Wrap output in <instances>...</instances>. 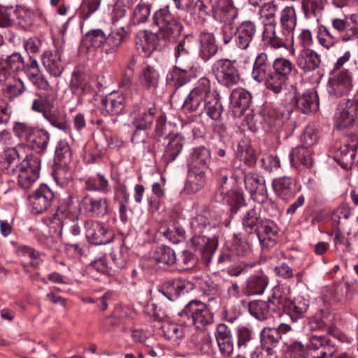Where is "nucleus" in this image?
Wrapping results in <instances>:
<instances>
[{"mask_svg":"<svg viewBox=\"0 0 358 358\" xmlns=\"http://www.w3.org/2000/svg\"><path fill=\"white\" fill-rule=\"evenodd\" d=\"M175 57L176 65L169 73L168 80L174 82V85L179 87L196 77L198 67L184 39L175 48Z\"/></svg>","mask_w":358,"mask_h":358,"instance_id":"nucleus-1","label":"nucleus"},{"mask_svg":"<svg viewBox=\"0 0 358 358\" xmlns=\"http://www.w3.org/2000/svg\"><path fill=\"white\" fill-rule=\"evenodd\" d=\"M141 95L138 90L131 92V99L132 107L130 110L131 124L135 128L131 141L134 143H138V136L141 131H146L151 128L156 119L157 108L155 104L144 99H137L136 96Z\"/></svg>","mask_w":358,"mask_h":358,"instance_id":"nucleus-2","label":"nucleus"},{"mask_svg":"<svg viewBox=\"0 0 358 358\" xmlns=\"http://www.w3.org/2000/svg\"><path fill=\"white\" fill-rule=\"evenodd\" d=\"M296 24V12L293 7H285L281 11L280 24L277 25L270 20L272 33L270 35V47L274 54L278 52L280 55L287 53V41L291 36Z\"/></svg>","mask_w":358,"mask_h":358,"instance_id":"nucleus-3","label":"nucleus"},{"mask_svg":"<svg viewBox=\"0 0 358 358\" xmlns=\"http://www.w3.org/2000/svg\"><path fill=\"white\" fill-rule=\"evenodd\" d=\"M178 322L181 325H194L203 330L213 322V315L207 306L199 300H192L178 313Z\"/></svg>","mask_w":358,"mask_h":358,"instance_id":"nucleus-4","label":"nucleus"},{"mask_svg":"<svg viewBox=\"0 0 358 358\" xmlns=\"http://www.w3.org/2000/svg\"><path fill=\"white\" fill-rule=\"evenodd\" d=\"M152 18L153 24L159 28L158 36L165 41L175 39L182 31V25L171 13L168 6L157 10Z\"/></svg>","mask_w":358,"mask_h":358,"instance_id":"nucleus-5","label":"nucleus"},{"mask_svg":"<svg viewBox=\"0 0 358 358\" xmlns=\"http://www.w3.org/2000/svg\"><path fill=\"white\" fill-rule=\"evenodd\" d=\"M358 121V91L353 99L341 100L334 115V126L338 129L351 128Z\"/></svg>","mask_w":358,"mask_h":358,"instance_id":"nucleus-6","label":"nucleus"},{"mask_svg":"<svg viewBox=\"0 0 358 358\" xmlns=\"http://www.w3.org/2000/svg\"><path fill=\"white\" fill-rule=\"evenodd\" d=\"M273 50L270 47V55L275 57L273 64V72L270 74V90L275 94L280 93L285 85L288 76L292 70V64L288 59L281 57L286 55H280L278 52L273 53Z\"/></svg>","mask_w":358,"mask_h":358,"instance_id":"nucleus-7","label":"nucleus"},{"mask_svg":"<svg viewBox=\"0 0 358 358\" xmlns=\"http://www.w3.org/2000/svg\"><path fill=\"white\" fill-rule=\"evenodd\" d=\"M211 71L217 82L226 87L236 85L240 80L238 69L234 64L227 59H220L215 61Z\"/></svg>","mask_w":358,"mask_h":358,"instance_id":"nucleus-8","label":"nucleus"},{"mask_svg":"<svg viewBox=\"0 0 358 358\" xmlns=\"http://www.w3.org/2000/svg\"><path fill=\"white\" fill-rule=\"evenodd\" d=\"M242 224L245 230L251 233L253 228L257 226L256 231L260 244L267 247L268 241V223L266 220L259 222L256 210L254 208L248 210L242 218Z\"/></svg>","mask_w":358,"mask_h":358,"instance_id":"nucleus-9","label":"nucleus"},{"mask_svg":"<svg viewBox=\"0 0 358 358\" xmlns=\"http://www.w3.org/2000/svg\"><path fill=\"white\" fill-rule=\"evenodd\" d=\"M231 172L227 169H222L217 173V178L219 182V192L222 196V201L233 206L235 211L243 202V195L236 191L229 190L228 178Z\"/></svg>","mask_w":358,"mask_h":358,"instance_id":"nucleus-10","label":"nucleus"},{"mask_svg":"<svg viewBox=\"0 0 358 358\" xmlns=\"http://www.w3.org/2000/svg\"><path fill=\"white\" fill-rule=\"evenodd\" d=\"M54 193L50 188L45 185H41L34 192L29 196L31 212L41 214L45 212L52 205Z\"/></svg>","mask_w":358,"mask_h":358,"instance_id":"nucleus-11","label":"nucleus"},{"mask_svg":"<svg viewBox=\"0 0 358 358\" xmlns=\"http://www.w3.org/2000/svg\"><path fill=\"white\" fill-rule=\"evenodd\" d=\"M79 209L92 217H103L108 213V201L106 197L87 194L80 200Z\"/></svg>","mask_w":358,"mask_h":358,"instance_id":"nucleus-12","label":"nucleus"},{"mask_svg":"<svg viewBox=\"0 0 358 358\" xmlns=\"http://www.w3.org/2000/svg\"><path fill=\"white\" fill-rule=\"evenodd\" d=\"M352 88V76L348 70H342L335 73L328 82V92L334 96H344Z\"/></svg>","mask_w":358,"mask_h":358,"instance_id":"nucleus-13","label":"nucleus"},{"mask_svg":"<svg viewBox=\"0 0 358 358\" xmlns=\"http://www.w3.org/2000/svg\"><path fill=\"white\" fill-rule=\"evenodd\" d=\"M25 148V145L21 143L4 151L0 166L3 174L13 175L16 172L20 159L24 157Z\"/></svg>","mask_w":358,"mask_h":358,"instance_id":"nucleus-14","label":"nucleus"},{"mask_svg":"<svg viewBox=\"0 0 358 358\" xmlns=\"http://www.w3.org/2000/svg\"><path fill=\"white\" fill-rule=\"evenodd\" d=\"M332 26L338 33L342 41L348 42L358 38L357 24L352 19L348 17L334 19Z\"/></svg>","mask_w":358,"mask_h":358,"instance_id":"nucleus-15","label":"nucleus"},{"mask_svg":"<svg viewBox=\"0 0 358 358\" xmlns=\"http://www.w3.org/2000/svg\"><path fill=\"white\" fill-rule=\"evenodd\" d=\"M85 226L86 237L92 244L103 245L110 241L112 237L108 235L107 229L102 224L90 220Z\"/></svg>","mask_w":358,"mask_h":358,"instance_id":"nucleus-16","label":"nucleus"},{"mask_svg":"<svg viewBox=\"0 0 358 358\" xmlns=\"http://www.w3.org/2000/svg\"><path fill=\"white\" fill-rule=\"evenodd\" d=\"M245 185L257 202L264 203L267 200L268 194L264 180L259 179L254 175L248 174L245 177Z\"/></svg>","mask_w":358,"mask_h":358,"instance_id":"nucleus-17","label":"nucleus"},{"mask_svg":"<svg viewBox=\"0 0 358 358\" xmlns=\"http://www.w3.org/2000/svg\"><path fill=\"white\" fill-rule=\"evenodd\" d=\"M210 151L204 146L194 148L191 151L187 164L189 169L206 171L210 162Z\"/></svg>","mask_w":358,"mask_h":358,"instance_id":"nucleus-18","label":"nucleus"},{"mask_svg":"<svg viewBox=\"0 0 358 358\" xmlns=\"http://www.w3.org/2000/svg\"><path fill=\"white\" fill-rule=\"evenodd\" d=\"M159 38L162 37L158 36V33L154 34L147 30L140 31L136 37V49L144 56L148 57L156 50Z\"/></svg>","mask_w":358,"mask_h":358,"instance_id":"nucleus-19","label":"nucleus"},{"mask_svg":"<svg viewBox=\"0 0 358 358\" xmlns=\"http://www.w3.org/2000/svg\"><path fill=\"white\" fill-rule=\"evenodd\" d=\"M230 101L234 113L241 115L250 107L252 103V96L246 90L236 88L231 93Z\"/></svg>","mask_w":358,"mask_h":358,"instance_id":"nucleus-20","label":"nucleus"},{"mask_svg":"<svg viewBox=\"0 0 358 358\" xmlns=\"http://www.w3.org/2000/svg\"><path fill=\"white\" fill-rule=\"evenodd\" d=\"M0 83H4L2 92L9 99L19 96L24 91L23 82L14 78L8 72H0Z\"/></svg>","mask_w":358,"mask_h":358,"instance_id":"nucleus-21","label":"nucleus"},{"mask_svg":"<svg viewBox=\"0 0 358 358\" xmlns=\"http://www.w3.org/2000/svg\"><path fill=\"white\" fill-rule=\"evenodd\" d=\"M42 63L46 71L52 76L59 77L64 71L61 54L58 50L55 52L46 50L42 55Z\"/></svg>","mask_w":358,"mask_h":358,"instance_id":"nucleus-22","label":"nucleus"},{"mask_svg":"<svg viewBox=\"0 0 358 358\" xmlns=\"http://www.w3.org/2000/svg\"><path fill=\"white\" fill-rule=\"evenodd\" d=\"M320 56L313 50L305 48L297 57V66L304 72H310L317 69L320 64Z\"/></svg>","mask_w":358,"mask_h":358,"instance_id":"nucleus-23","label":"nucleus"},{"mask_svg":"<svg viewBox=\"0 0 358 358\" xmlns=\"http://www.w3.org/2000/svg\"><path fill=\"white\" fill-rule=\"evenodd\" d=\"M185 144L184 138L176 134L169 138V141L165 146L164 152L162 155V160L166 164L171 163L181 153Z\"/></svg>","mask_w":358,"mask_h":358,"instance_id":"nucleus-24","label":"nucleus"},{"mask_svg":"<svg viewBox=\"0 0 358 358\" xmlns=\"http://www.w3.org/2000/svg\"><path fill=\"white\" fill-rule=\"evenodd\" d=\"M126 35L124 27L113 29L108 35H106L102 52L106 55H113L117 52L123 43Z\"/></svg>","mask_w":358,"mask_h":358,"instance_id":"nucleus-25","label":"nucleus"},{"mask_svg":"<svg viewBox=\"0 0 358 358\" xmlns=\"http://www.w3.org/2000/svg\"><path fill=\"white\" fill-rule=\"evenodd\" d=\"M199 54L204 60H208L216 55L218 45L213 33L203 31L199 35Z\"/></svg>","mask_w":358,"mask_h":358,"instance_id":"nucleus-26","label":"nucleus"},{"mask_svg":"<svg viewBox=\"0 0 358 358\" xmlns=\"http://www.w3.org/2000/svg\"><path fill=\"white\" fill-rule=\"evenodd\" d=\"M255 33V26L251 22H243L234 33V41L237 46L243 50L246 49Z\"/></svg>","mask_w":358,"mask_h":358,"instance_id":"nucleus-27","label":"nucleus"},{"mask_svg":"<svg viewBox=\"0 0 358 358\" xmlns=\"http://www.w3.org/2000/svg\"><path fill=\"white\" fill-rule=\"evenodd\" d=\"M252 75L254 80L264 83L268 87V59L266 53H261L257 57Z\"/></svg>","mask_w":358,"mask_h":358,"instance_id":"nucleus-28","label":"nucleus"},{"mask_svg":"<svg viewBox=\"0 0 358 358\" xmlns=\"http://www.w3.org/2000/svg\"><path fill=\"white\" fill-rule=\"evenodd\" d=\"M50 139V135L47 131L35 129L26 144L32 150L38 153H43L48 146Z\"/></svg>","mask_w":358,"mask_h":358,"instance_id":"nucleus-29","label":"nucleus"},{"mask_svg":"<svg viewBox=\"0 0 358 358\" xmlns=\"http://www.w3.org/2000/svg\"><path fill=\"white\" fill-rule=\"evenodd\" d=\"M124 96L118 93H111L101 101L107 114L117 115L122 113L124 108Z\"/></svg>","mask_w":358,"mask_h":358,"instance_id":"nucleus-30","label":"nucleus"},{"mask_svg":"<svg viewBox=\"0 0 358 358\" xmlns=\"http://www.w3.org/2000/svg\"><path fill=\"white\" fill-rule=\"evenodd\" d=\"M206 183V171L189 169L185 190L194 194L201 189Z\"/></svg>","mask_w":358,"mask_h":358,"instance_id":"nucleus-31","label":"nucleus"},{"mask_svg":"<svg viewBox=\"0 0 358 358\" xmlns=\"http://www.w3.org/2000/svg\"><path fill=\"white\" fill-rule=\"evenodd\" d=\"M186 289L184 281L181 279H173L164 283L160 289L159 293L166 297L169 301L175 300Z\"/></svg>","mask_w":358,"mask_h":358,"instance_id":"nucleus-32","label":"nucleus"},{"mask_svg":"<svg viewBox=\"0 0 358 358\" xmlns=\"http://www.w3.org/2000/svg\"><path fill=\"white\" fill-rule=\"evenodd\" d=\"M296 105L303 113H309L316 111L319 107V100L317 93L314 91L305 92L296 100Z\"/></svg>","mask_w":358,"mask_h":358,"instance_id":"nucleus-33","label":"nucleus"},{"mask_svg":"<svg viewBox=\"0 0 358 358\" xmlns=\"http://www.w3.org/2000/svg\"><path fill=\"white\" fill-rule=\"evenodd\" d=\"M70 87L73 92L78 95L90 93L92 90L88 76L79 71L73 73Z\"/></svg>","mask_w":358,"mask_h":358,"instance_id":"nucleus-34","label":"nucleus"},{"mask_svg":"<svg viewBox=\"0 0 358 358\" xmlns=\"http://www.w3.org/2000/svg\"><path fill=\"white\" fill-rule=\"evenodd\" d=\"M339 153V164L343 168L348 169L355 162L357 148L355 145L346 144L340 148Z\"/></svg>","mask_w":358,"mask_h":358,"instance_id":"nucleus-35","label":"nucleus"},{"mask_svg":"<svg viewBox=\"0 0 358 358\" xmlns=\"http://www.w3.org/2000/svg\"><path fill=\"white\" fill-rule=\"evenodd\" d=\"M162 330L164 337L171 341L175 345H178L185 336L184 329L176 324L164 323Z\"/></svg>","mask_w":358,"mask_h":358,"instance_id":"nucleus-36","label":"nucleus"},{"mask_svg":"<svg viewBox=\"0 0 358 358\" xmlns=\"http://www.w3.org/2000/svg\"><path fill=\"white\" fill-rule=\"evenodd\" d=\"M203 108L206 115L213 120H221L223 112L222 103L214 96L208 97L203 104Z\"/></svg>","mask_w":358,"mask_h":358,"instance_id":"nucleus-37","label":"nucleus"},{"mask_svg":"<svg viewBox=\"0 0 358 358\" xmlns=\"http://www.w3.org/2000/svg\"><path fill=\"white\" fill-rule=\"evenodd\" d=\"M237 155L241 160L249 166L252 165L255 162V152L250 145L249 140L246 138L241 139L238 143Z\"/></svg>","mask_w":358,"mask_h":358,"instance_id":"nucleus-38","label":"nucleus"},{"mask_svg":"<svg viewBox=\"0 0 358 358\" xmlns=\"http://www.w3.org/2000/svg\"><path fill=\"white\" fill-rule=\"evenodd\" d=\"M85 188L90 191H96L105 194L110 190L108 180L100 173L88 178L85 182Z\"/></svg>","mask_w":358,"mask_h":358,"instance_id":"nucleus-39","label":"nucleus"},{"mask_svg":"<svg viewBox=\"0 0 358 358\" xmlns=\"http://www.w3.org/2000/svg\"><path fill=\"white\" fill-rule=\"evenodd\" d=\"M159 77L158 72L153 66H147L142 70L140 82L147 89L155 88L158 84Z\"/></svg>","mask_w":358,"mask_h":358,"instance_id":"nucleus-40","label":"nucleus"},{"mask_svg":"<svg viewBox=\"0 0 358 358\" xmlns=\"http://www.w3.org/2000/svg\"><path fill=\"white\" fill-rule=\"evenodd\" d=\"M151 5L140 2L134 8L131 15V22L138 25L146 22L150 15Z\"/></svg>","mask_w":358,"mask_h":358,"instance_id":"nucleus-41","label":"nucleus"},{"mask_svg":"<svg viewBox=\"0 0 358 358\" xmlns=\"http://www.w3.org/2000/svg\"><path fill=\"white\" fill-rule=\"evenodd\" d=\"M106 34L100 29H92L87 31L83 38L84 43L94 48L103 49Z\"/></svg>","mask_w":358,"mask_h":358,"instance_id":"nucleus-42","label":"nucleus"},{"mask_svg":"<svg viewBox=\"0 0 358 358\" xmlns=\"http://www.w3.org/2000/svg\"><path fill=\"white\" fill-rule=\"evenodd\" d=\"M43 117L50 122V124L60 130L68 131L70 128L65 117L57 110H50L45 112Z\"/></svg>","mask_w":358,"mask_h":358,"instance_id":"nucleus-43","label":"nucleus"},{"mask_svg":"<svg viewBox=\"0 0 358 358\" xmlns=\"http://www.w3.org/2000/svg\"><path fill=\"white\" fill-rule=\"evenodd\" d=\"M198 90H192L186 98L182 107L185 110L192 112L199 109L201 104L208 99L207 96L198 92Z\"/></svg>","mask_w":358,"mask_h":358,"instance_id":"nucleus-44","label":"nucleus"},{"mask_svg":"<svg viewBox=\"0 0 358 358\" xmlns=\"http://www.w3.org/2000/svg\"><path fill=\"white\" fill-rule=\"evenodd\" d=\"M153 258L158 263L165 265H172L176 261L174 250L170 247L161 246L155 251Z\"/></svg>","mask_w":358,"mask_h":358,"instance_id":"nucleus-45","label":"nucleus"},{"mask_svg":"<svg viewBox=\"0 0 358 358\" xmlns=\"http://www.w3.org/2000/svg\"><path fill=\"white\" fill-rule=\"evenodd\" d=\"M292 160H299L306 167H311L313 164V152L311 150L305 147L299 146L294 149L290 154Z\"/></svg>","mask_w":358,"mask_h":358,"instance_id":"nucleus-46","label":"nucleus"},{"mask_svg":"<svg viewBox=\"0 0 358 358\" xmlns=\"http://www.w3.org/2000/svg\"><path fill=\"white\" fill-rule=\"evenodd\" d=\"M54 105L53 99L47 94H38V98L34 99L32 103V110L37 113H42L45 115L48 112Z\"/></svg>","mask_w":358,"mask_h":358,"instance_id":"nucleus-47","label":"nucleus"},{"mask_svg":"<svg viewBox=\"0 0 358 358\" xmlns=\"http://www.w3.org/2000/svg\"><path fill=\"white\" fill-rule=\"evenodd\" d=\"M267 282L262 277L252 275L249 278L247 282L245 292L248 295L261 294L264 292Z\"/></svg>","mask_w":358,"mask_h":358,"instance_id":"nucleus-48","label":"nucleus"},{"mask_svg":"<svg viewBox=\"0 0 358 358\" xmlns=\"http://www.w3.org/2000/svg\"><path fill=\"white\" fill-rule=\"evenodd\" d=\"M56 161L59 162L61 165H67L71 159V152L69 145L66 141H59L55 148Z\"/></svg>","mask_w":358,"mask_h":358,"instance_id":"nucleus-49","label":"nucleus"},{"mask_svg":"<svg viewBox=\"0 0 358 358\" xmlns=\"http://www.w3.org/2000/svg\"><path fill=\"white\" fill-rule=\"evenodd\" d=\"M250 314L260 321L266 320L268 315V303L263 301H255L249 303Z\"/></svg>","mask_w":358,"mask_h":358,"instance_id":"nucleus-50","label":"nucleus"},{"mask_svg":"<svg viewBox=\"0 0 358 358\" xmlns=\"http://www.w3.org/2000/svg\"><path fill=\"white\" fill-rule=\"evenodd\" d=\"M160 234H162L169 241L173 243L180 242L185 238V231L184 229L180 226L174 224L171 228L161 227Z\"/></svg>","mask_w":358,"mask_h":358,"instance_id":"nucleus-51","label":"nucleus"},{"mask_svg":"<svg viewBox=\"0 0 358 358\" xmlns=\"http://www.w3.org/2000/svg\"><path fill=\"white\" fill-rule=\"evenodd\" d=\"M79 216L78 214L66 215L62 223L61 231L66 233H70L73 236H78L80 234V227L78 224Z\"/></svg>","mask_w":358,"mask_h":358,"instance_id":"nucleus-52","label":"nucleus"},{"mask_svg":"<svg viewBox=\"0 0 358 358\" xmlns=\"http://www.w3.org/2000/svg\"><path fill=\"white\" fill-rule=\"evenodd\" d=\"M3 69L1 73L8 72L11 75V73L17 72L21 70L24 67L23 59L20 54L13 53L8 57L4 62Z\"/></svg>","mask_w":358,"mask_h":358,"instance_id":"nucleus-53","label":"nucleus"},{"mask_svg":"<svg viewBox=\"0 0 358 358\" xmlns=\"http://www.w3.org/2000/svg\"><path fill=\"white\" fill-rule=\"evenodd\" d=\"M308 348V351H321V350H328L329 352H334L331 348L329 339L322 335L312 336L310 338Z\"/></svg>","mask_w":358,"mask_h":358,"instance_id":"nucleus-54","label":"nucleus"},{"mask_svg":"<svg viewBox=\"0 0 358 358\" xmlns=\"http://www.w3.org/2000/svg\"><path fill=\"white\" fill-rule=\"evenodd\" d=\"M101 0H83L78 10L79 17L87 20L99 8Z\"/></svg>","mask_w":358,"mask_h":358,"instance_id":"nucleus-55","label":"nucleus"},{"mask_svg":"<svg viewBox=\"0 0 358 358\" xmlns=\"http://www.w3.org/2000/svg\"><path fill=\"white\" fill-rule=\"evenodd\" d=\"M35 129L28 123L15 122L13 130L17 138L27 143Z\"/></svg>","mask_w":358,"mask_h":358,"instance_id":"nucleus-56","label":"nucleus"},{"mask_svg":"<svg viewBox=\"0 0 358 358\" xmlns=\"http://www.w3.org/2000/svg\"><path fill=\"white\" fill-rule=\"evenodd\" d=\"M39 173L28 171L25 170H19L18 184L23 189H29L38 180Z\"/></svg>","mask_w":358,"mask_h":358,"instance_id":"nucleus-57","label":"nucleus"},{"mask_svg":"<svg viewBox=\"0 0 358 358\" xmlns=\"http://www.w3.org/2000/svg\"><path fill=\"white\" fill-rule=\"evenodd\" d=\"M323 8L322 0H303L302 9L306 17H316Z\"/></svg>","mask_w":358,"mask_h":358,"instance_id":"nucleus-58","label":"nucleus"},{"mask_svg":"<svg viewBox=\"0 0 358 358\" xmlns=\"http://www.w3.org/2000/svg\"><path fill=\"white\" fill-rule=\"evenodd\" d=\"M137 59L136 56L132 55L129 59L121 83L123 87H129L131 84L137 65Z\"/></svg>","mask_w":358,"mask_h":358,"instance_id":"nucleus-59","label":"nucleus"},{"mask_svg":"<svg viewBox=\"0 0 358 358\" xmlns=\"http://www.w3.org/2000/svg\"><path fill=\"white\" fill-rule=\"evenodd\" d=\"M252 331L246 327L242 326L237 328V348L239 350L246 349L248 343L252 339Z\"/></svg>","mask_w":358,"mask_h":358,"instance_id":"nucleus-60","label":"nucleus"},{"mask_svg":"<svg viewBox=\"0 0 358 358\" xmlns=\"http://www.w3.org/2000/svg\"><path fill=\"white\" fill-rule=\"evenodd\" d=\"M41 168V160L33 155H25V157L20 162V169L28 171L39 173Z\"/></svg>","mask_w":358,"mask_h":358,"instance_id":"nucleus-61","label":"nucleus"},{"mask_svg":"<svg viewBox=\"0 0 358 358\" xmlns=\"http://www.w3.org/2000/svg\"><path fill=\"white\" fill-rule=\"evenodd\" d=\"M16 253L19 257H27L31 260H36V262H31V264L34 266H37L39 264L38 259H39L40 253L31 247L24 245H20L16 250Z\"/></svg>","mask_w":358,"mask_h":358,"instance_id":"nucleus-62","label":"nucleus"},{"mask_svg":"<svg viewBox=\"0 0 358 358\" xmlns=\"http://www.w3.org/2000/svg\"><path fill=\"white\" fill-rule=\"evenodd\" d=\"M350 286L347 282L337 285L334 291L335 300L340 303H344L351 299L352 295L350 293Z\"/></svg>","mask_w":358,"mask_h":358,"instance_id":"nucleus-63","label":"nucleus"},{"mask_svg":"<svg viewBox=\"0 0 358 358\" xmlns=\"http://www.w3.org/2000/svg\"><path fill=\"white\" fill-rule=\"evenodd\" d=\"M291 185L289 178H281L273 180L272 186L273 191L278 196H285L287 194Z\"/></svg>","mask_w":358,"mask_h":358,"instance_id":"nucleus-64","label":"nucleus"}]
</instances>
